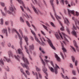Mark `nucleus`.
<instances>
[{"mask_svg": "<svg viewBox=\"0 0 79 79\" xmlns=\"http://www.w3.org/2000/svg\"><path fill=\"white\" fill-rule=\"evenodd\" d=\"M64 23L65 24H67L68 26L69 24V21H68V19L66 18H65V19H64Z\"/></svg>", "mask_w": 79, "mask_h": 79, "instance_id": "f3484780", "label": "nucleus"}, {"mask_svg": "<svg viewBox=\"0 0 79 79\" xmlns=\"http://www.w3.org/2000/svg\"><path fill=\"white\" fill-rule=\"evenodd\" d=\"M62 34H63V35L64 36V38L65 40L66 41L68 42H69V41H68V40L67 39H66V37H65V36L66 35L65 34H64L63 33H62Z\"/></svg>", "mask_w": 79, "mask_h": 79, "instance_id": "7c9ffc66", "label": "nucleus"}, {"mask_svg": "<svg viewBox=\"0 0 79 79\" xmlns=\"http://www.w3.org/2000/svg\"><path fill=\"white\" fill-rule=\"evenodd\" d=\"M78 63V62L77 60H75V65L76 66H77V63Z\"/></svg>", "mask_w": 79, "mask_h": 79, "instance_id": "49530a36", "label": "nucleus"}, {"mask_svg": "<svg viewBox=\"0 0 79 79\" xmlns=\"http://www.w3.org/2000/svg\"><path fill=\"white\" fill-rule=\"evenodd\" d=\"M19 32L20 33L21 35V36L23 38H24L25 37V35H23V32H22V31L21 30V29L19 30Z\"/></svg>", "mask_w": 79, "mask_h": 79, "instance_id": "b1692460", "label": "nucleus"}, {"mask_svg": "<svg viewBox=\"0 0 79 79\" xmlns=\"http://www.w3.org/2000/svg\"><path fill=\"white\" fill-rule=\"evenodd\" d=\"M53 1L54 0H50V3L52 7L53 10L54 11H55V10L54 9V5H53Z\"/></svg>", "mask_w": 79, "mask_h": 79, "instance_id": "aec40b11", "label": "nucleus"}, {"mask_svg": "<svg viewBox=\"0 0 79 79\" xmlns=\"http://www.w3.org/2000/svg\"><path fill=\"white\" fill-rule=\"evenodd\" d=\"M31 6L32 7L33 10H34L35 13L36 14H37V15H38L39 14H40V15H42V13L41 12H40V10H38V11H37L36 9H35V7L33 6L32 5H31Z\"/></svg>", "mask_w": 79, "mask_h": 79, "instance_id": "0eeeda50", "label": "nucleus"}, {"mask_svg": "<svg viewBox=\"0 0 79 79\" xmlns=\"http://www.w3.org/2000/svg\"><path fill=\"white\" fill-rule=\"evenodd\" d=\"M26 73L27 74L28 76H29V75H30V73H29V72L28 71L26 70Z\"/></svg>", "mask_w": 79, "mask_h": 79, "instance_id": "8fccbe9b", "label": "nucleus"}, {"mask_svg": "<svg viewBox=\"0 0 79 79\" xmlns=\"http://www.w3.org/2000/svg\"><path fill=\"white\" fill-rule=\"evenodd\" d=\"M72 59L73 62H74L75 61V58L73 56H72Z\"/></svg>", "mask_w": 79, "mask_h": 79, "instance_id": "ea45409f", "label": "nucleus"}, {"mask_svg": "<svg viewBox=\"0 0 79 79\" xmlns=\"http://www.w3.org/2000/svg\"><path fill=\"white\" fill-rule=\"evenodd\" d=\"M6 69L7 71L9 72L10 71V69L8 68V67L7 66V67L6 68Z\"/></svg>", "mask_w": 79, "mask_h": 79, "instance_id": "09e8293b", "label": "nucleus"}, {"mask_svg": "<svg viewBox=\"0 0 79 79\" xmlns=\"http://www.w3.org/2000/svg\"><path fill=\"white\" fill-rule=\"evenodd\" d=\"M8 53L9 57H10V56H13V54L12 53V52H11V51H10L8 52Z\"/></svg>", "mask_w": 79, "mask_h": 79, "instance_id": "bb28decb", "label": "nucleus"}, {"mask_svg": "<svg viewBox=\"0 0 79 79\" xmlns=\"http://www.w3.org/2000/svg\"><path fill=\"white\" fill-rule=\"evenodd\" d=\"M0 64H3V65H4V63L3 61V60L2 59L0 60Z\"/></svg>", "mask_w": 79, "mask_h": 79, "instance_id": "e433bc0d", "label": "nucleus"}, {"mask_svg": "<svg viewBox=\"0 0 79 79\" xmlns=\"http://www.w3.org/2000/svg\"><path fill=\"white\" fill-rule=\"evenodd\" d=\"M67 31L69 34H70V31H69V29L68 28H67Z\"/></svg>", "mask_w": 79, "mask_h": 79, "instance_id": "13d9d810", "label": "nucleus"}, {"mask_svg": "<svg viewBox=\"0 0 79 79\" xmlns=\"http://www.w3.org/2000/svg\"><path fill=\"white\" fill-rule=\"evenodd\" d=\"M35 74L36 76V79H39V77H38V74L36 72L35 73Z\"/></svg>", "mask_w": 79, "mask_h": 79, "instance_id": "79ce46f5", "label": "nucleus"}, {"mask_svg": "<svg viewBox=\"0 0 79 79\" xmlns=\"http://www.w3.org/2000/svg\"><path fill=\"white\" fill-rule=\"evenodd\" d=\"M70 67L71 68H73V64H70Z\"/></svg>", "mask_w": 79, "mask_h": 79, "instance_id": "0e129e2a", "label": "nucleus"}, {"mask_svg": "<svg viewBox=\"0 0 79 79\" xmlns=\"http://www.w3.org/2000/svg\"><path fill=\"white\" fill-rule=\"evenodd\" d=\"M41 32L42 34H43V35H45V33L44 32L42 31H41Z\"/></svg>", "mask_w": 79, "mask_h": 79, "instance_id": "052dcab7", "label": "nucleus"}, {"mask_svg": "<svg viewBox=\"0 0 79 79\" xmlns=\"http://www.w3.org/2000/svg\"><path fill=\"white\" fill-rule=\"evenodd\" d=\"M22 56L23 60L24 61V63H27V64H29V62H28V61H27V58H25L24 57V56L23 55Z\"/></svg>", "mask_w": 79, "mask_h": 79, "instance_id": "2eb2a0df", "label": "nucleus"}, {"mask_svg": "<svg viewBox=\"0 0 79 79\" xmlns=\"http://www.w3.org/2000/svg\"><path fill=\"white\" fill-rule=\"evenodd\" d=\"M61 44L62 47V50H63V52H66V50L64 48V44H63L61 43Z\"/></svg>", "mask_w": 79, "mask_h": 79, "instance_id": "412c9836", "label": "nucleus"}, {"mask_svg": "<svg viewBox=\"0 0 79 79\" xmlns=\"http://www.w3.org/2000/svg\"><path fill=\"white\" fill-rule=\"evenodd\" d=\"M55 36L57 39H58V40H59V39H60V36L58 35V34H55Z\"/></svg>", "mask_w": 79, "mask_h": 79, "instance_id": "cd10ccee", "label": "nucleus"}, {"mask_svg": "<svg viewBox=\"0 0 79 79\" xmlns=\"http://www.w3.org/2000/svg\"><path fill=\"white\" fill-rule=\"evenodd\" d=\"M49 69L52 72V73H54V69H53V68L51 67H49Z\"/></svg>", "mask_w": 79, "mask_h": 79, "instance_id": "c85d7f7f", "label": "nucleus"}, {"mask_svg": "<svg viewBox=\"0 0 79 79\" xmlns=\"http://www.w3.org/2000/svg\"><path fill=\"white\" fill-rule=\"evenodd\" d=\"M20 20L21 21H22L23 23H24V19H23V18H22V17H20Z\"/></svg>", "mask_w": 79, "mask_h": 79, "instance_id": "c03bdc74", "label": "nucleus"}, {"mask_svg": "<svg viewBox=\"0 0 79 79\" xmlns=\"http://www.w3.org/2000/svg\"><path fill=\"white\" fill-rule=\"evenodd\" d=\"M1 13H2V15H3V16H5V14L2 11V10H1Z\"/></svg>", "mask_w": 79, "mask_h": 79, "instance_id": "774afa93", "label": "nucleus"}, {"mask_svg": "<svg viewBox=\"0 0 79 79\" xmlns=\"http://www.w3.org/2000/svg\"><path fill=\"white\" fill-rule=\"evenodd\" d=\"M15 8V6L13 5V4H11V5L9 7V10L10 11H11L10 12L9 10L7 11L6 10V7H5L4 9V10L5 11L6 13H8V14H11V12H13L14 11V9Z\"/></svg>", "mask_w": 79, "mask_h": 79, "instance_id": "f03ea898", "label": "nucleus"}, {"mask_svg": "<svg viewBox=\"0 0 79 79\" xmlns=\"http://www.w3.org/2000/svg\"><path fill=\"white\" fill-rule=\"evenodd\" d=\"M50 63H51V65L54 68V65H53V61H50Z\"/></svg>", "mask_w": 79, "mask_h": 79, "instance_id": "3c124183", "label": "nucleus"}, {"mask_svg": "<svg viewBox=\"0 0 79 79\" xmlns=\"http://www.w3.org/2000/svg\"><path fill=\"white\" fill-rule=\"evenodd\" d=\"M23 38H24L25 42H27V41H28V38L27 37V36H25V37Z\"/></svg>", "mask_w": 79, "mask_h": 79, "instance_id": "c9c22d12", "label": "nucleus"}, {"mask_svg": "<svg viewBox=\"0 0 79 79\" xmlns=\"http://www.w3.org/2000/svg\"><path fill=\"white\" fill-rule=\"evenodd\" d=\"M20 71L21 73H22L24 74V76H25V77L26 78H27V75L23 72V69H20Z\"/></svg>", "mask_w": 79, "mask_h": 79, "instance_id": "5701e85b", "label": "nucleus"}, {"mask_svg": "<svg viewBox=\"0 0 79 79\" xmlns=\"http://www.w3.org/2000/svg\"><path fill=\"white\" fill-rule=\"evenodd\" d=\"M36 69L37 71H40V69H39V68L37 67L36 66Z\"/></svg>", "mask_w": 79, "mask_h": 79, "instance_id": "37998d69", "label": "nucleus"}, {"mask_svg": "<svg viewBox=\"0 0 79 79\" xmlns=\"http://www.w3.org/2000/svg\"><path fill=\"white\" fill-rule=\"evenodd\" d=\"M0 5L2 6H5V3H4L1 2Z\"/></svg>", "mask_w": 79, "mask_h": 79, "instance_id": "a18cd8bd", "label": "nucleus"}, {"mask_svg": "<svg viewBox=\"0 0 79 79\" xmlns=\"http://www.w3.org/2000/svg\"><path fill=\"white\" fill-rule=\"evenodd\" d=\"M71 48H72L74 52H76V49H75V48H74V47H73L72 46H70Z\"/></svg>", "mask_w": 79, "mask_h": 79, "instance_id": "a19ab883", "label": "nucleus"}, {"mask_svg": "<svg viewBox=\"0 0 79 79\" xmlns=\"http://www.w3.org/2000/svg\"><path fill=\"white\" fill-rule=\"evenodd\" d=\"M19 3H20V4H22V5L23 6V7H24L25 8H26V7H25V6H24V3H23V1L21 0H17Z\"/></svg>", "mask_w": 79, "mask_h": 79, "instance_id": "6ab92c4d", "label": "nucleus"}, {"mask_svg": "<svg viewBox=\"0 0 79 79\" xmlns=\"http://www.w3.org/2000/svg\"><path fill=\"white\" fill-rule=\"evenodd\" d=\"M18 52L19 54L22 53V51L20 49H19L18 50Z\"/></svg>", "mask_w": 79, "mask_h": 79, "instance_id": "f704fd0d", "label": "nucleus"}, {"mask_svg": "<svg viewBox=\"0 0 79 79\" xmlns=\"http://www.w3.org/2000/svg\"><path fill=\"white\" fill-rule=\"evenodd\" d=\"M42 26H43L44 28L45 29H46V31H48V29H47V26H45V25L44 24H42Z\"/></svg>", "mask_w": 79, "mask_h": 79, "instance_id": "72a5a7b5", "label": "nucleus"}, {"mask_svg": "<svg viewBox=\"0 0 79 79\" xmlns=\"http://www.w3.org/2000/svg\"><path fill=\"white\" fill-rule=\"evenodd\" d=\"M40 59L41 60V62L42 63V64H44V67H45V62L44 61V60L43 59L41 58V57L40 56Z\"/></svg>", "mask_w": 79, "mask_h": 79, "instance_id": "393cba45", "label": "nucleus"}, {"mask_svg": "<svg viewBox=\"0 0 79 79\" xmlns=\"http://www.w3.org/2000/svg\"><path fill=\"white\" fill-rule=\"evenodd\" d=\"M54 13H55V15L56 19H57V20H58L59 23V24L62 27L61 28H60L61 31H64V27H63V24L61 23V22L59 20V19H60L61 17H59L56 14V13H55V12H54Z\"/></svg>", "mask_w": 79, "mask_h": 79, "instance_id": "7ed1b4c3", "label": "nucleus"}, {"mask_svg": "<svg viewBox=\"0 0 79 79\" xmlns=\"http://www.w3.org/2000/svg\"><path fill=\"white\" fill-rule=\"evenodd\" d=\"M65 3L66 5H68L69 4V2H68V0H65Z\"/></svg>", "mask_w": 79, "mask_h": 79, "instance_id": "de8ad7c7", "label": "nucleus"}, {"mask_svg": "<svg viewBox=\"0 0 79 79\" xmlns=\"http://www.w3.org/2000/svg\"><path fill=\"white\" fill-rule=\"evenodd\" d=\"M55 57L56 58L57 60L58 61H59V62H60L61 61V59H60V58L59 56H58L56 54H55Z\"/></svg>", "mask_w": 79, "mask_h": 79, "instance_id": "dca6fc26", "label": "nucleus"}, {"mask_svg": "<svg viewBox=\"0 0 79 79\" xmlns=\"http://www.w3.org/2000/svg\"><path fill=\"white\" fill-rule=\"evenodd\" d=\"M71 6H73V5H74V6H75L76 5V4L74 2H72L71 3Z\"/></svg>", "mask_w": 79, "mask_h": 79, "instance_id": "58836bf2", "label": "nucleus"}, {"mask_svg": "<svg viewBox=\"0 0 79 79\" xmlns=\"http://www.w3.org/2000/svg\"><path fill=\"white\" fill-rule=\"evenodd\" d=\"M20 8L22 10V11H23L22 13V15L23 16H25V17H26V18H29V15H27V13L25 12L24 11V9H23V8L22 6H20Z\"/></svg>", "mask_w": 79, "mask_h": 79, "instance_id": "39448f33", "label": "nucleus"}, {"mask_svg": "<svg viewBox=\"0 0 79 79\" xmlns=\"http://www.w3.org/2000/svg\"><path fill=\"white\" fill-rule=\"evenodd\" d=\"M75 23L76 25L77 24V23H78L79 24V21H77V20H76L75 21Z\"/></svg>", "mask_w": 79, "mask_h": 79, "instance_id": "6e6d98bb", "label": "nucleus"}, {"mask_svg": "<svg viewBox=\"0 0 79 79\" xmlns=\"http://www.w3.org/2000/svg\"><path fill=\"white\" fill-rule=\"evenodd\" d=\"M7 45L9 47H11V44L10 43H8L7 44Z\"/></svg>", "mask_w": 79, "mask_h": 79, "instance_id": "69168bd1", "label": "nucleus"}, {"mask_svg": "<svg viewBox=\"0 0 79 79\" xmlns=\"http://www.w3.org/2000/svg\"><path fill=\"white\" fill-rule=\"evenodd\" d=\"M31 26H32V27H33V28H34L35 30H36V28H35V26H34V25H33V24H31Z\"/></svg>", "mask_w": 79, "mask_h": 79, "instance_id": "e2e57ef3", "label": "nucleus"}, {"mask_svg": "<svg viewBox=\"0 0 79 79\" xmlns=\"http://www.w3.org/2000/svg\"><path fill=\"white\" fill-rule=\"evenodd\" d=\"M4 58L6 61L7 62H10L11 61V60L10 59H7L6 57H4Z\"/></svg>", "mask_w": 79, "mask_h": 79, "instance_id": "c756f323", "label": "nucleus"}, {"mask_svg": "<svg viewBox=\"0 0 79 79\" xmlns=\"http://www.w3.org/2000/svg\"><path fill=\"white\" fill-rule=\"evenodd\" d=\"M72 73L73 75L76 74V71H75V70H73Z\"/></svg>", "mask_w": 79, "mask_h": 79, "instance_id": "680f3d73", "label": "nucleus"}, {"mask_svg": "<svg viewBox=\"0 0 79 79\" xmlns=\"http://www.w3.org/2000/svg\"><path fill=\"white\" fill-rule=\"evenodd\" d=\"M30 30L32 34H33V35H34L35 40H36V41H37V42H38L39 44H40V41H39V39H38L37 37V36H36V34H35V32H34V31H32V29H30Z\"/></svg>", "mask_w": 79, "mask_h": 79, "instance_id": "20e7f679", "label": "nucleus"}, {"mask_svg": "<svg viewBox=\"0 0 79 79\" xmlns=\"http://www.w3.org/2000/svg\"><path fill=\"white\" fill-rule=\"evenodd\" d=\"M73 44H74L75 47H76L77 48H76L77 50V51L78 52H79V49L78 48H79V47H78V46H77V43L76 42V41L75 40L73 41Z\"/></svg>", "mask_w": 79, "mask_h": 79, "instance_id": "ddd939ff", "label": "nucleus"}, {"mask_svg": "<svg viewBox=\"0 0 79 79\" xmlns=\"http://www.w3.org/2000/svg\"><path fill=\"white\" fill-rule=\"evenodd\" d=\"M27 10H28V11L30 12V13H32V12L31 11L30 9H29L28 7H27Z\"/></svg>", "mask_w": 79, "mask_h": 79, "instance_id": "bf43d9fd", "label": "nucleus"}, {"mask_svg": "<svg viewBox=\"0 0 79 79\" xmlns=\"http://www.w3.org/2000/svg\"><path fill=\"white\" fill-rule=\"evenodd\" d=\"M42 39H43L44 41H45V39H44V38L42 37L40 38V40H41L42 42V44H43V45H46V44H45V43H44V42L43 41H42Z\"/></svg>", "mask_w": 79, "mask_h": 79, "instance_id": "a211bd4d", "label": "nucleus"}, {"mask_svg": "<svg viewBox=\"0 0 79 79\" xmlns=\"http://www.w3.org/2000/svg\"><path fill=\"white\" fill-rule=\"evenodd\" d=\"M58 69H60V67H59V66H58L57 65V64H56L54 71H55V74H57V73H58V71H57V70H58Z\"/></svg>", "mask_w": 79, "mask_h": 79, "instance_id": "f8f14e48", "label": "nucleus"}, {"mask_svg": "<svg viewBox=\"0 0 79 79\" xmlns=\"http://www.w3.org/2000/svg\"><path fill=\"white\" fill-rule=\"evenodd\" d=\"M21 66H23V68H26L27 69V70H29V67L27 65V64H23L22 63H21Z\"/></svg>", "mask_w": 79, "mask_h": 79, "instance_id": "4468645a", "label": "nucleus"}, {"mask_svg": "<svg viewBox=\"0 0 79 79\" xmlns=\"http://www.w3.org/2000/svg\"><path fill=\"white\" fill-rule=\"evenodd\" d=\"M68 11L69 13V17H71V14L73 15H74V10H70L69 9H68Z\"/></svg>", "mask_w": 79, "mask_h": 79, "instance_id": "1a4fd4ad", "label": "nucleus"}, {"mask_svg": "<svg viewBox=\"0 0 79 79\" xmlns=\"http://www.w3.org/2000/svg\"><path fill=\"white\" fill-rule=\"evenodd\" d=\"M48 44H49L50 46L52 47V48L54 50H55V48L53 46V44H52V41L50 39H48Z\"/></svg>", "mask_w": 79, "mask_h": 79, "instance_id": "6e6552de", "label": "nucleus"}, {"mask_svg": "<svg viewBox=\"0 0 79 79\" xmlns=\"http://www.w3.org/2000/svg\"><path fill=\"white\" fill-rule=\"evenodd\" d=\"M38 74L39 78L41 79L42 78V75H41V74H40V73H38Z\"/></svg>", "mask_w": 79, "mask_h": 79, "instance_id": "864d4df0", "label": "nucleus"}, {"mask_svg": "<svg viewBox=\"0 0 79 79\" xmlns=\"http://www.w3.org/2000/svg\"><path fill=\"white\" fill-rule=\"evenodd\" d=\"M24 47L25 50H26V53H27V54H28V55H29V51L27 50V46H25Z\"/></svg>", "mask_w": 79, "mask_h": 79, "instance_id": "a878e982", "label": "nucleus"}, {"mask_svg": "<svg viewBox=\"0 0 79 79\" xmlns=\"http://www.w3.org/2000/svg\"><path fill=\"white\" fill-rule=\"evenodd\" d=\"M34 49V46L33 44L29 46V52H30L31 53H32V50H33Z\"/></svg>", "mask_w": 79, "mask_h": 79, "instance_id": "9d476101", "label": "nucleus"}, {"mask_svg": "<svg viewBox=\"0 0 79 79\" xmlns=\"http://www.w3.org/2000/svg\"><path fill=\"white\" fill-rule=\"evenodd\" d=\"M44 61H45L46 63H49V62H50V61L47 59H44Z\"/></svg>", "mask_w": 79, "mask_h": 79, "instance_id": "5fc2aeb1", "label": "nucleus"}, {"mask_svg": "<svg viewBox=\"0 0 79 79\" xmlns=\"http://www.w3.org/2000/svg\"><path fill=\"white\" fill-rule=\"evenodd\" d=\"M72 29L73 31H72L71 32L72 34V35H73L75 37H77V35L76 34V32L74 30H77V29L76 28V27H74V26H73V28H72Z\"/></svg>", "mask_w": 79, "mask_h": 79, "instance_id": "423d86ee", "label": "nucleus"}, {"mask_svg": "<svg viewBox=\"0 0 79 79\" xmlns=\"http://www.w3.org/2000/svg\"><path fill=\"white\" fill-rule=\"evenodd\" d=\"M14 56L15 57V58H16V60H18V61H19V58H20L19 57V56L18 55H17V56H16V55H14Z\"/></svg>", "mask_w": 79, "mask_h": 79, "instance_id": "473e14b6", "label": "nucleus"}, {"mask_svg": "<svg viewBox=\"0 0 79 79\" xmlns=\"http://www.w3.org/2000/svg\"><path fill=\"white\" fill-rule=\"evenodd\" d=\"M12 31L13 32H15L17 34L19 39L20 40V47L21 49L22 50H23V47H22V44H23V43L22 42V40H23V39H22V37L21 36V35H20L19 33V32L16 31L15 29L13 28L12 29Z\"/></svg>", "mask_w": 79, "mask_h": 79, "instance_id": "f257e3e1", "label": "nucleus"}, {"mask_svg": "<svg viewBox=\"0 0 79 79\" xmlns=\"http://www.w3.org/2000/svg\"><path fill=\"white\" fill-rule=\"evenodd\" d=\"M51 24L52 26H53V27H55V25H54V23H53L52 22H51Z\"/></svg>", "mask_w": 79, "mask_h": 79, "instance_id": "4d7b16f0", "label": "nucleus"}, {"mask_svg": "<svg viewBox=\"0 0 79 79\" xmlns=\"http://www.w3.org/2000/svg\"><path fill=\"white\" fill-rule=\"evenodd\" d=\"M26 23L27 26L30 27H31V25H30V23H29V22H28V21H26Z\"/></svg>", "mask_w": 79, "mask_h": 79, "instance_id": "2f4dec72", "label": "nucleus"}, {"mask_svg": "<svg viewBox=\"0 0 79 79\" xmlns=\"http://www.w3.org/2000/svg\"><path fill=\"white\" fill-rule=\"evenodd\" d=\"M5 24L6 25H8V24H9V22L8 21H6L5 22Z\"/></svg>", "mask_w": 79, "mask_h": 79, "instance_id": "338daca9", "label": "nucleus"}, {"mask_svg": "<svg viewBox=\"0 0 79 79\" xmlns=\"http://www.w3.org/2000/svg\"><path fill=\"white\" fill-rule=\"evenodd\" d=\"M60 55L61 56L63 59L64 60V56H63V53H62V52H60Z\"/></svg>", "mask_w": 79, "mask_h": 79, "instance_id": "4c0bfd02", "label": "nucleus"}, {"mask_svg": "<svg viewBox=\"0 0 79 79\" xmlns=\"http://www.w3.org/2000/svg\"><path fill=\"white\" fill-rule=\"evenodd\" d=\"M2 32L3 34H5L6 37H8V31L7 30V29H3L2 30Z\"/></svg>", "mask_w": 79, "mask_h": 79, "instance_id": "9b49d317", "label": "nucleus"}, {"mask_svg": "<svg viewBox=\"0 0 79 79\" xmlns=\"http://www.w3.org/2000/svg\"><path fill=\"white\" fill-rule=\"evenodd\" d=\"M43 71L44 72V73H45L47 77L48 76V74H47V69L45 67L44 68H43Z\"/></svg>", "mask_w": 79, "mask_h": 79, "instance_id": "4be33fe9", "label": "nucleus"}, {"mask_svg": "<svg viewBox=\"0 0 79 79\" xmlns=\"http://www.w3.org/2000/svg\"><path fill=\"white\" fill-rule=\"evenodd\" d=\"M1 23L2 25L3 24V19H1Z\"/></svg>", "mask_w": 79, "mask_h": 79, "instance_id": "603ef678", "label": "nucleus"}]
</instances>
